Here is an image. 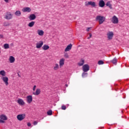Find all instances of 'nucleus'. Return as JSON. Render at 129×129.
<instances>
[{
  "label": "nucleus",
  "instance_id": "1",
  "mask_svg": "<svg viewBox=\"0 0 129 129\" xmlns=\"http://www.w3.org/2000/svg\"><path fill=\"white\" fill-rule=\"evenodd\" d=\"M96 20L98 21L99 24L101 25L105 21V17L103 16H98L96 18Z\"/></svg>",
  "mask_w": 129,
  "mask_h": 129
},
{
  "label": "nucleus",
  "instance_id": "2",
  "mask_svg": "<svg viewBox=\"0 0 129 129\" xmlns=\"http://www.w3.org/2000/svg\"><path fill=\"white\" fill-rule=\"evenodd\" d=\"M85 6L86 7H88V6H91L93 8H95L96 7V4H95V2H93L92 1L88 2L87 3H85Z\"/></svg>",
  "mask_w": 129,
  "mask_h": 129
},
{
  "label": "nucleus",
  "instance_id": "3",
  "mask_svg": "<svg viewBox=\"0 0 129 129\" xmlns=\"http://www.w3.org/2000/svg\"><path fill=\"white\" fill-rule=\"evenodd\" d=\"M5 19L6 20H12L13 19V14L11 12H7Z\"/></svg>",
  "mask_w": 129,
  "mask_h": 129
},
{
  "label": "nucleus",
  "instance_id": "4",
  "mask_svg": "<svg viewBox=\"0 0 129 129\" xmlns=\"http://www.w3.org/2000/svg\"><path fill=\"white\" fill-rule=\"evenodd\" d=\"M17 119L20 121L23 120V119H24L25 117H26V114H19L17 116Z\"/></svg>",
  "mask_w": 129,
  "mask_h": 129
},
{
  "label": "nucleus",
  "instance_id": "5",
  "mask_svg": "<svg viewBox=\"0 0 129 129\" xmlns=\"http://www.w3.org/2000/svg\"><path fill=\"white\" fill-rule=\"evenodd\" d=\"M89 66L87 64H84L83 66V71L84 72H87L88 71H89Z\"/></svg>",
  "mask_w": 129,
  "mask_h": 129
},
{
  "label": "nucleus",
  "instance_id": "6",
  "mask_svg": "<svg viewBox=\"0 0 129 129\" xmlns=\"http://www.w3.org/2000/svg\"><path fill=\"white\" fill-rule=\"evenodd\" d=\"M2 80H3L4 82L5 83L6 86H8L9 85V78L8 77H4L2 78Z\"/></svg>",
  "mask_w": 129,
  "mask_h": 129
},
{
  "label": "nucleus",
  "instance_id": "7",
  "mask_svg": "<svg viewBox=\"0 0 129 129\" xmlns=\"http://www.w3.org/2000/svg\"><path fill=\"white\" fill-rule=\"evenodd\" d=\"M44 43L42 41H40L39 42L36 43V47L37 49H40V48L42 47V46H43Z\"/></svg>",
  "mask_w": 129,
  "mask_h": 129
},
{
  "label": "nucleus",
  "instance_id": "8",
  "mask_svg": "<svg viewBox=\"0 0 129 129\" xmlns=\"http://www.w3.org/2000/svg\"><path fill=\"white\" fill-rule=\"evenodd\" d=\"M27 101L28 103H31L33 101V97L32 95H29L27 97Z\"/></svg>",
  "mask_w": 129,
  "mask_h": 129
},
{
  "label": "nucleus",
  "instance_id": "9",
  "mask_svg": "<svg viewBox=\"0 0 129 129\" xmlns=\"http://www.w3.org/2000/svg\"><path fill=\"white\" fill-rule=\"evenodd\" d=\"M31 11H32V10H31V8H30L29 7H26V8H23L22 9V11L24 13H26V12L30 13Z\"/></svg>",
  "mask_w": 129,
  "mask_h": 129
},
{
  "label": "nucleus",
  "instance_id": "10",
  "mask_svg": "<svg viewBox=\"0 0 129 129\" xmlns=\"http://www.w3.org/2000/svg\"><path fill=\"white\" fill-rule=\"evenodd\" d=\"M99 6L100 8H103L105 6V3H104L103 0H101L99 2Z\"/></svg>",
  "mask_w": 129,
  "mask_h": 129
},
{
  "label": "nucleus",
  "instance_id": "11",
  "mask_svg": "<svg viewBox=\"0 0 129 129\" xmlns=\"http://www.w3.org/2000/svg\"><path fill=\"white\" fill-rule=\"evenodd\" d=\"M72 48V44H70L67 46L64 51L65 52H68V51H70L71 49Z\"/></svg>",
  "mask_w": 129,
  "mask_h": 129
},
{
  "label": "nucleus",
  "instance_id": "12",
  "mask_svg": "<svg viewBox=\"0 0 129 129\" xmlns=\"http://www.w3.org/2000/svg\"><path fill=\"white\" fill-rule=\"evenodd\" d=\"M29 19L30 21H34L36 19V15L35 14H31L29 17Z\"/></svg>",
  "mask_w": 129,
  "mask_h": 129
},
{
  "label": "nucleus",
  "instance_id": "13",
  "mask_svg": "<svg viewBox=\"0 0 129 129\" xmlns=\"http://www.w3.org/2000/svg\"><path fill=\"white\" fill-rule=\"evenodd\" d=\"M108 40H111V39H112V37H113V32H109L108 34Z\"/></svg>",
  "mask_w": 129,
  "mask_h": 129
},
{
  "label": "nucleus",
  "instance_id": "14",
  "mask_svg": "<svg viewBox=\"0 0 129 129\" xmlns=\"http://www.w3.org/2000/svg\"><path fill=\"white\" fill-rule=\"evenodd\" d=\"M17 102L20 105H24V104H25V102H24V100L22 99H18Z\"/></svg>",
  "mask_w": 129,
  "mask_h": 129
},
{
  "label": "nucleus",
  "instance_id": "15",
  "mask_svg": "<svg viewBox=\"0 0 129 129\" xmlns=\"http://www.w3.org/2000/svg\"><path fill=\"white\" fill-rule=\"evenodd\" d=\"M0 118L1 119H2L3 120H8V117L6 116L5 114H2L0 115Z\"/></svg>",
  "mask_w": 129,
  "mask_h": 129
},
{
  "label": "nucleus",
  "instance_id": "16",
  "mask_svg": "<svg viewBox=\"0 0 129 129\" xmlns=\"http://www.w3.org/2000/svg\"><path fill=\"white\" fill-rule=\"evenodd\" d=\"M118 18L116 16H113V24H117L118 23Z\"/></svg>",
  "mask_w": 129,
  "mask_h": 129
},
{
  "label": "nucleus",
  "instance_id": "17",
  "mask_svg": "<svg viewBox=\"0 0 129 129\" xmlns=\"http://www.w3.org/2000/svg\"><path fill=\"white\" fill-rule=\"evenodd\" d=\"M41 93V90L40 89H37L35 92H33L34 95H39Z\"/></svg>",
  "mask_w": 129,
  "mask_h": 129
},
{
  "label": "nucleus",
  "instance_id": "18",
  "mask_svg": "<svg viewBox=\"0 0 129 129\" xmlns=\"http://www.w3.org/2000/svg\"><path fill=\"white\" fill-rule=\"evenodd\" d=\"M65 61V59L64 58H61L59 60V66L60 67H62L63 65H64V61Z\"/></svg>",
  "mask_w": 129,
  "mask_h": 129
},
{
  "label": "nucleus",
  "instance_id": "19",
  "mask_svg": "<svg viewBox=\"0 0 129 129\" xmlns=\"http://www.w3.org/2000/svg\"><path fill=\"white\" fill-rule=\"evenodd\" d=\"M49 48H50V47L49 46V45H46V44H44V45L42 46V49H43V50H44V51H46V50H48V49H49Z\"/></svg>",
  "mask_w": 129,
  "mask_h": 129
},
{
  "label": "nucleus",
  "instance_id": "20",
  "mask_svg": "<svg viewBox=\"0 0 129 129\" xmlns=\"http://www.w3.org/2000/svg\"><path fill=\"white\" fill-rule=\"evenodd\" d=\"M85 60L84 59H81L80 62L78 63L79 66H83L84 64Z\"/></svg>",
  "mask_w": 129,
  "mask_h": 129
},
{
  "label": "nucleus",
  "instance_id": "21",
  "mask_svg": "<svg viewBox=\"0 0 129 129\" xmlns=\"http://www.w3.org/2000/svg\"><path fill=\"white\" fill-rule=\"evenodd\" d=\"M9 60L10 61V63H14L15 62V57L13 56H11L10 57Z\"/></svg>",
  "mask_w": 129,
  "mask_h": 129
},
{
  "label": "nucleus",
  "instance_id": "22",
  "mask_svg": "<svg viewBox=\"0 0 129 129\" xmlns=\"http://www.w3.org/2000/svg\"><path fill=\"white\" fill-rule=\"evenodd\" d=\"M34 25H35V22L32 21L31 22H30L28 26V27H30V28H32V27H34Z\"/></svg>",
  "mask_w": 129,
  "mask_h": 129
},
{
  "label": "nucleus",
  "instance_id": "23",
  "mask_svg": "<svg viewBox=\"0 0 129 129\" xmlns=\"http://www.w3.org/2000/svg\"><path fill=\"white\" fill-rule=\"evenodd\" d=\"M38 34L39 36H43V35H44V31L43 30H38Z\"/></svg>",
  "mask_w": 129,
  "mask_h": 129
},
{
  "label": "nucleus",
  "instance_id": "24",
  "mask_svg": "<svg viewBox=\"0 0 129 129\" xmlns=\"http://www.w3.org/2000/svg\"><path fill=\"white\" fill-rule=\"evenodd\" d=\"M15 16H17V17H20V16H21V11H17L15 13Z\"/></svg>",
  "mask_w": 129,
  "mask_h": 129
},
{
  "label": "nucleus",
  "instance_id": "25",
  "mask_svg": "<svg viewBox=\"0 0 129 129\" xmlns=\"http://www.w3.org/2000/svg\"><path fill=\"white\" fill-rule=\"evenodd\" d=\"M106 7H109V8H110V9H112V7H111V4H110V2H108L106 4Z\"/></svg>",
  "mask_w": 129,
  "mask_h": 129
},
{
  "label": "nucleus",
  "instance_id": "26",
  "mask_svg": "<svg viewBox=\"0 0 129 129\" xmlns=\"http://www.w3.org/2000/svg\"><path fill=\"white\" fill-rule=\"evenodd\" d=\"M0 75H2V76H6V72H5L4 70L1 71Z\"/></svg>",
  "mask_w": 129,
  "mask_h": 129
},
{
  "label": "nucleus",
  "instance_id": "27",
  "mask_svg": "<svg viewBox=\"0 0 129 129\" xmlns=\"http://www.w3.org/2000/svg\"><path fill=\"white\" fill-rule=\"evenodd\" d=\"M8 26H11V23L9 22H4V27H8Z\"/></svg>",
  "mask_w": 129,
  "mask_h": 129
},
{
  "label": "nucleus",
  "instance_id": "28",
  "mask_svg": "<svg viewBox=\"0 0 129 129\" xmlns=\"http://www.w3.org/2000/svg\"><path fill=\"white\" fill-rule=\"evenodd\" d=\"M4 46L5 49H9L10 48V45L8 43H5Z\"/></svg>",
  "mask_w": 129,
  "mask_h": 129
},
{
  "label": "nucleus",
  "instance_id": "29",
  "mask_svg": "<svg viewBox=\"0 0 129 129\" xmlns=\"http://www.w3.org/2000/svg\"><path fill=\"white\" fill-rule=\"evenodd\" d=\"M58 69H59V65L56 63L55 66L54 67V70H57Z\"/></svg>",
  "mask_w": 129,
  "mask_h": 129
},
{
  "label": "nucleus",
  "instance_id": "30",
  "mask_svg": "<svg viewBox=\"0 0 129 129\" xmlns=\"http://www.w3.org/2000/svg\"><path fill=\"white\" fill-rule=\"evenodd\" d=\"M48 115H52V110H49L47 112Z\"/></svg>",
  "mask_w": 129,
  "mask_h": 129
},
{
  "label": "nucleus",
  "instance_id": "31",
  "mask_svg": "<svg viewBox=\"0 0 129 129\" xmlns=\"http://www.w3.org/2000/svg\"><path fill=\"white\" fill-rule=\"evenodd\" d=\"M98 65H102V64H104V62L103 60H99L98 62Z\"/></svg>",
  "mask_w": 129,
  "mask_h": 129
},
{
  "label": "nucleus",
  "instance_id": "32",
  "mask_svg": "<svg viewBox=\"0 0 129 129\" xmlns=\"http://www.w3.org/2000/svg\"><path fill=\"white\" fill-rule=\"evenodd\" d=\"M87 74H88L87 73H85L84 72V73H83L82 74V77H86L87 76H86V75H87Z\"/></svg>",
  "mask_w": 129,
  "mask_h": 129
},
{
  "label": "nucleus",
  "instance_id": "33",
  "mask_svg": "<svg viewBox=\"0 0 129 129\" xmlns=\"http://www.w3.org/2000/svg\"><path fill=\"white\" fill-rule=\"evenodd\" d=\"M116 62H117V59H116V58H114L113 59L114 65H116Z\"/></svg>",
  "mask_w": 129,
  "mask_h": 129
},
{
  "label": "nucleus",
  "instance_id": "34",
  "mask_svg": "<svg viewBox=\"0 0 129 129\" xmlns=\"http://www.w3.org/2000/svg\"><path fill=\"white\" fill-rule=\"evenodd\" d=\"M64 56L65 57V58H69V55H68V53H64Z\"/></svg>",
  "mask_w": 129,
  "mask_h": 129
},
{
  "label": "nucleus",
  "instance_id": "35",
  "mask_svg": "<svg viewBox=\"0 0 129 129\" xmlns=\"http://www.w3.org/2000/svg\"><path fill=\"white\" fill-rule=\"evenodd\" d=\"M61 109H62L63 110H65L66 109V106L62 105L61 106Z\"/></svg>",
  "mask_w": 129,
  "mask_h": 129
},
{
  "label": "nucleus",
  "instance_id": "36",
  "mask_svg": "<svg viewBox=\"0 0 129 129\" xmlns=\"http://www.w3.org/2000/svg\"><path fill=\"white\" fill-rule=\"evenodd\" d=\"M34 125H36V124H38V121H34L33 122Z\"/></svg>",
  "mask_w": 129,
  "mask_h": 129
},
{
  "label": "nucleus",
  "instance_id": "37",
  "mask_svg": "<svg viewBox=\"0 0 129 129\" xmlns=\"http://www.w3.org/2000/svg\"><path fill=\"white\" fill-rule=\"evenodd\" d=\"M0 122L1 123H5V120L0 119Z\"/></svg>",
  "mask_w": 129,
  "mask_h": 129
},
{
  "label": "nucleus",
  "instance_id": "38",
  "mask_svg": "<svg viewBox=\"0 0 129 129\" xmlns=\"http://www.w3.org/2000/svg\"><path fill=\"white\" fill-rule=\"evenodd\" d=\"M89 36H90V37L87 38V39H90V38H91V37H92V34H91V33H89Z\"/></svg>",
  "mask_w": 129,
  "mask_h": 129
},
{
  "label": "nucleus",
  "instance_id": "39",
  "mask_svg": "<svg viewBox=\"0 0 129 129\" xmlns=\"http://www.w3.org/2000/svg\"><path fill=\"white\" fill-rule=\"evenodd\" d=\"M36 87H37V86L36 85H34L33 88V91H35V90H36Z\"/></svg>",
  "mask_w": 129,
  "mask_h": 129
},
{
  "label": "nucleus",
  "instance_id": "40",
  "mask_svg": "<svg viewBox=\"0 0 129 129\" xmlns=\"http://www.w3.org/2000/svg\"><path fill=\"white\" fill-rule=\"evenodd\" d=\"M27 125H28V126H31V123L28 122V123H27Z\"/></svg>",
  "mask_w": 129,
  "mask_h": 129
},
{
  "label": "nucleus",
  "instance_id": "41",
  "mask_svg": "<svg viewBox=\"0 0 129 129\" xmlns=\"http://www.w3.org/2000/svg\"><path fill=\"white\" fill-rule=\"evenodd\" d=\"M0 38L2 39V38H4V35L0 34Z\"/></svg>",
  "mask_w": 129,
  "mask_h": 129
},
{
  "label": "nucleus",
  "instance_id": "42",
  "mask_svg": "<svg viewBox=\"0 0 129 129\" xmlns=\"http://www.w3.org/2000/svg\"><path fill=\"white\" fill-rule=\"evenodd\" d=\"M89 30H90V28H88L87 29V32H89Z\"/></svg>",
  "mask_w": 129,
  "mask_h": 129
},
{
  "label": "nucleus",
  "instance_id": "43",
  "mask_svg": "<svg viewBox=\"0 0 129 129\" xmlns=\"http://www.w3.org/2000/svg\"><path fill=\"white\" fill-rule=\"evenodd\" d=\"M111 22H112V23H113V17H112Z\"/></svg>",
  "mask_w": 129,
  "mask_h": 129
},
{
  "label": "nucleus",
  "instance_id": "44",
  "mask_svg": "<svg viewBox=\"0 0 129 129\" xmlns=\"http://www.w3.org/2000/svg\"><path fill=\"white\" fill-rule=\"evenodd\" d=\"M5 2H6V3H8V2H9V0H5Z\"/></svg>",
  "mask_w": 129,
  "mask_h": 129
},
{
  "label": "nucleus",
  "instance_id": "45",
  "mask_svg": "<svg viewBox=\"0 0 129 129\" xmlns=\"http://www.w3.org/2000/svg\"><path fill=\"white\" fill-rule=\"evenodd\" d=\"M111 62L112 63H113V59L111 60Z\"/></svg>",
  "mask_w": 129,
  "mask_h": 129
},
{
  "label": "nucleus",
  "instance_id": "46",
  "mask_svg": "<svg viewBox=\"0 0 129 129\" xmlns=\"http://www.w3.org/2000/svg\"><path fill=\"white\" fill-rule=\"evenodd\" d=\"M66 87H68V85L66 84Z\"/></svg>",
  "mask_w": 129,
  "mask_h": 129
},
{
  "label": "nucleus",
  "instance_id": "47",
  "mask_svg": "<svg viewBox=\"0 0 129 129\" xmlns=\"http://www.w3.org/2000/svg\"><path fill=\"white\" fill-rule=\"evenodd\" d=\"M18 76L19 77H21V76H20V74H18Z\"/></svg>",
  "mask_w": 129,
  "mask_h": 129
},
{
  "label": "nucleus",
  "instance_id": "48",
  "mask_svg": "<svg viewBox=\"0 0 129 129\" xmlns=\"http://www.w3.org/2000/svg\"><path fill=\"white\" fill-rule=\"evenodd\" d=\"M0 53H1V51H0Z\"/></svg>",
  "mask_w": 129,
  "mask_h": 129
}]
</instances>
